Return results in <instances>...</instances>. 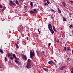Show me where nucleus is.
Listing matches in <instances>:
<instances>
[{"label":"nucleus","mask_w":73,"mask_h":73,"mask_svg":"<svg viewBox=\"0 0 73 73\" xmlns=\"http://www.w3.org/2000/svg\"><path fill=\"white\" fill-rule=\"evenodd\" d=\"M50 32H51L52 34H54V31H53V30L52 29L50 30Z\"/></svg>","instance_id":"f8f14e48"},{"label":"nucleus","mask_w":73,"mask_h":73,"mask_svg":"<svg viewBox=\"0 0 73 73\" xmlns=\"http://www.w3.org/2000/svg\"><path fill=\"white\" fill-rule=\"evenodd\" d=\"M23 42H24L25 43V41H23Z\"/></svg>","instance_id":"4d7b16f0"},{"label":"nucleus","mask_w":73,"mask_h":73,"mask_svg":"<svg viewBox=\"0 0 73 73\" xmlns=\"http://www.w3.org/2000/svg\"><path fill=\"white\" fill-rule=\"evenodd\" d=\"M43 69L46 72H48L49 70H48V68H43Z\"/></svg>","instance_id":"2eb2a0df"},{"label":"nucleus","mask_w":73,"mask_h":73,"mask_svg":"<svg viewBox=\"0 0 73 73\" xmlns=\"http://www.w3.org/2000/svg\"><path fill=\"white\" fill-rule=\"evenodd\" d=\"M11 53H9L8 54H7V56L8 58H9L11 56H12L11 55Z\"/></svg>","instance_id":"dca6fc26"},{"label":"nucleus","mask_w":73,"mask_h":73,"mask_svg":"<svg viewBox=\"0 0 73 73\" xmlns=\"http://www.w3.org/2000/svg\"><path fill=\"white\" fill-rule=\"evenodd\" d=\"M17 40H19V39L18 38L17 39Z\"/></svg>","instance_id":"5fc2aeb1"},{"label":"nucleus","mask_w":73,"mask_h":73,"mask_svg":"<svg viewBox=\"0 0 73 73\" xmlns=\"http://www.w3.org/2000/svg\"><path fill=\"white\" fill-rule=\"evenodd\" d=\"M72 25H70L69 26V28H70V29L72 28Z\"/></svg>","instance_id":"7c9ffc66"},{"label":"nucleus","mask_w":73,"mask_h":73,"mask_svg":"<svg viewBox=\"0 0 73 73\" xmlns=\"http://www.w3.org/2000/svg\"><path fill=\"white\" fill-rule=\"evenodd\" d=\"M0 68H1V66L0 65Z\"/></svg>","instance_id":"09e8293b"},{"label":"nucleus","mask_w":73,"mask_h":73,"mask_svg":"<svg viewBox=\"0 0 73 73\" xmlns=\"http://www.w3.org/2000/svg\"><path fill=\"white\" fill-rule=\"evenodd\" d=\"M51 9H48V11H51V12H54V13H55V11L54 10H53V9H52V8H50Z\"/></svg>","instance_id":"4468645a"},{"label":"nucleus","mask_w":73,"mask_h":73,"mask_svg":"<svg viewBox=\"0 0 73 73\" xmlns=\"http://www.w3.org/2000/svg\"><path fill=\"white\" fill-rule=\"evenodd\" d=\"M3 33H1V34H2V35L3 34Z\"/></svg>","instance_id":"6e6d98bb"},{"label":"nucleus","mask_w":73,"mask_h":73,"mask_svg":"<svg viewBox=\"0 0 73 73\" xmlns=\"http://www.w3.org/2000/svg\"><path fill=\"white\" fill-rule=\"evenodd\" d=\"M36 53H37V54H38V51H36Z\"/></svg>","instance_id":"58836bf2"},{"label":"nucleus","mask_w":73,"mask_h":73,"mask_svg":"<svg viewBox=\"0 0 73 73\" xmlns=\"http://www.w3.org/2000/svg\"><path fill=\"white\" fill-rule=\"evenodd\" d=\"M53 28L54 31L55 32H57V31H56V28H55V27L54 26L53 27Z\"/></svg>","instance_id":"aec40b11"},{"label":"nucleus","mask_w":73,"mask_h":73,"mask_svg":"<svg viewBox=\"0 0 73 73\" xmlns=\"http://www.w3.org/2000/svg\"><path fill=\"white\" fill-rule=\"evenodd\" d=\"M64 21H66V19L65 18V17H63V20Z\"/></svg>","instance_id":"cd10ccee"},{"label":"nucleus","mask_w":73,"mask_h":73,"mask_svg":"<svg viewBox=\"0 0 73 73\" xmlns=\"http://www.w3.org/2000/svg\"><path fill=\"white\" fill-rule=\"evenodd\" d=\"M46 1H47V3L48 4H50V2H49V1H49V0H45V1H43V2H44L45 3V2Z\"/></svg>","instance_id":"ddd939ff"},{"label":"nucleus","mask_w":73,"mask_h":73,"mask_svg":"<svg viewBox=\"0 0 73 73\" xmlns=\"http://www.w3.org/2000/svg\"><path fill=\"white\" fill-rule=\"evenodd\" d=\"M15 46H16V48H17V49H19V47L18 46V45L16 43H15Z\"/></svg>","instance_id":"6ab92c4d"},{"label":"nucleus","mask_w":73,"mask_h":73,"mask_svg":"<svg viewBox=\"0 0 73 73\" xmlns=\"http://www.w3.org/2000/svg\"><path fill=\"white\" fill-rule=\"evenodd\" d=\"M11 54H12L13 56V58H15V59L16 60L17 59V57H16V55H15V54H13L12 52L11 53Z\"/></svg>","instance_id":"1a4fd4ad"},{"label":"nucleus","mask_w":73,"mask_h":73,"mask_svg":"<svg viewBox=\"0 0 73 73\" xmlns=\"http://www.w3.org/2000/svg\"><path fill=\"white\" fill-rule=\"evenodd\" d=\"M48 64H51V62L50 61H49L48 62Z\"/></svg>","instance_id":"72a5a7b5"},{"label":"nucleus","mask_w":73,"mask_h":73,"mask_svg":"<svg viewBox=\"0 0 73 73\" xmlns=\"http://www.w3.org/2000/svg\"><path fill=\"white\" fill-rule=\"evenodd\" d=\"M58 12H59V13H61V11L60 9L59 8H58Z\"/></svg>","instance_id":"5701e85b"},{"label":"nucleus","mask_w":73,"mask_h":73,"mask_svg":"<svg viewBox=\"0 0 73 73\" xmlns=\"http://www.w3.org/2000/svg\"><path fill=\"white\" fill-rule=\"evenodd\" d=\"M29 13L30 14H34V13L33 12V11L31 10L29 12Z\"/></svg>","instance_id":"a211bd4d"},{"label":"nucleus","mask_w":73,"mask_h":73,"mask_svg":"<svg viewBox=\"0 0 73 73\" xmlns=\"http://www.w3.org/2000/svg\"><path fill=\"white\" fill-rule=\"evenodd\" d=\"M70 3H73V2L72 1H70Z\"/></svg>","instance_id":"37998d69"},{"label":"nucleus","mask_w":73,"mask_h":73,"mask_svg":"<svg viewBox=\"0 0 73 73\" xmlns=\"http://www.w3.org/2000/svg\"><path fill=\"white\" fill-rule=\"evenodd\" d=\"M27 29H29V27H27Z\"/></svg>","instance_id":"de8ad7c7"},{"label":"nucleus","mask_w":73,"mask_h":73,"mask_svg":"<svg viewBox=\"0 0 73 73\" xmlns=\"http://www.w3.org/2000/svg\"><path fill=\"white\" fill-rule=\"evenodd\" d=\"M25 6L24 7V8H25Z\"/></svg>","instance_id":"bf43d9fd"},{"label":"nucleus","mask_w":73,"mask_h":73,"mask_svg":"<svg viewBox=\"0 0 73 73\" xmlns=\"http://www.w3.org/2000/svg\"><path fill=\"white\" fill-rule=\"evenodd\" d=\"M3 8V5H0V8Z\"/></svg>","instance_id":"2f4dec72"},{"label":"nucleus","mask_w":73,"mask_h":73,"mask_svg":"<svg viewBox=\"0 0 73 73\" xmlns=\"http://www.w3.org/2000/svg\"><path fill=\"white\" fill-rule=\"evenodd\" d=\"M71 73H73V71H71Z\"/></svg>","instance_id":"603ef678"},{"label":"nucleus","mask_w":73,"mask_h":73,"mask_svg":"<svg viewBox=\"0 0 73 73\" xmlns=\"http://www.w3.org/2000/svg\"><path fill=\"white\" fill-rule=\"evenodd\" d=\"M69 15L70 16V17H71V15H72V14H71L70 13H69Z\"/></svg>","instance_id":"c9c22d12"},{"label":"nucleus","mask_w":73,"mask_h":73,"mask_svg":"<svg viewBox=\"0 0 73 73\" xmlns=\"http://www.w3.org/2000/svg\"><path fill=\"white\" fill-rule=\"evenodd\" d=\"M19 1H23V0H19Z\"/></svg>","instance_id":"49530a36"},{"label":"nucleus","mask_w":73,"mask_h":73,"mask_svg":"<svg viewBox=\"0 0 73 73\" xmlns=\"http://www.w3.org/2000/svg\"><path fill=\"white\" fill-rule=\"evenodd\" d=\"M15 61L16 62V64H17L19 65H21V63L20 62H19V61L16 60H15Z\"/></svg>","instance_id":"423d86ee"},{"label":"nucleus","mask_w":73,"mask_h":73,"mask_svg":"<svg viewBox=\"0 0 73 73\" xmlns=\"http://www.w3.org/2000/svg\"><path fill=\"white\" fill-rule=\"evenodd\" d=\"M44 6H46V5L48 6V7H49V5L47 3H45V4H44Z\"/></svg>","instance_id":"393cba45"},{"label":"nucleus","mask_w":73,"mask_h":73,"mask_svg":"<svg viewBox=\"0 0 73 73\" xmlns=\"http://www.w3.org/2000/svg\"><path fill=\"white\" fill-rule=\"evenodd\" d=\"M50 44H51L50 43H49L48 44V46H50Z\"/></svg>","instance_id":"79ce46f5"},{"label":"nucleus","mask_w":73,"mask_h":73,"mask_svg":"<svg viewBox=\"0 0 73 73\" xmlns=\"http://www.w3.org/2000/svg\"><path fill=\"white\" fill-rule=\"evenodd\" d=\"M21 56L23 60H24V61H27V57L25 56V55L22 54Z\"/></svg>","instance_id":"7ed1b4c3"},{"label":"nucleus","mask_w":73,"mask_h":73,"mask_svg":"<svg viewBox=\"0 0 73 73\" xmlns=\"http://www.w3.org/2000/svg\"><path fill=\"white\" fill-rule=\"evenodd\" d=\"M5 62H6V61H7V57L5 56Z\"/></svg>","instance_id":"a878e982"},{"label":"nucleus","mask_w":73,"mask_h":73,"mask_svg":"<svg viewBox=\"0 0 73 73\" xmlns=\"http://www.w3.org/2000/svg\"><path fill=\"white\" fill-rule=\"evenodd\" d=\"M15 3L17 5H19L20 4H19V1H18L16 0L15 1Z\"/></svg>","instance_id":"4be33fe9"},{"label":"nucleus","mask_w":73,"mask_h":73,"mask_svg":"<svg viewBox=\"0 0 73 73\" xmlns=\"http://www.w3.org/2000/svg\"><path fill=\"white\" fill-rule=\"evenodd\" d=\"M48 28L49 30H50L52 29V25L50 24H49L48 25Z\"/></svg>","instance_id":"39448f33"},{"label":"nucleus","mask_w":73,"mask_h":73,"mask_svg":"<svg viewBox=\"0 0 73 73\" xmlns=\"http://www.w3.org/2000/svg\"><path fill=\"white\" fill-rule=\"evenodd\" d=\"M31 60L30 59H28L27 60V65L26 66V68L29 69L31 68Z\"/></svg>","instance_id":"f257e3e1"},{"label":"nucleus","mask_w":73,"mask_h":73,"mask_svg":"<svg viewBox=\"0 0 73 73\" xmlns=\"http://www.w3.org/2000/svg\"><path fill=\"white\" fill-rule=\"evenodd\" d=\"M38 32H39V34H40V33H41V32H40V31L39 30V29H38Z\"/></svg>","instance_id":"473e14b6"},{"label":"nucleus","mask_w":73,"mask_h":73,"mask_svg":"<svg viewBox=\"0 0 73 73\" xmlns=\"http://www.w3.org/2000/svg\"><path fill=\"white\" fill-rule=\"evenodd\" d=\"M9 5L10 6H12V5L16 6V5L15 3H14L12 1H9Z\"/></svg>","instance_id":"20e7f679"},{"label":"nucleus","mask_w":73,"mask_h":73,"mask_svg":"<svg viewBox=\"0 0 73 73\" xmlns=\"http://www.w3.org/2000/svg\"><path fill=\"white\" fill-rule=\"evenodd\" d=\"M30 58H32V57H34V55H35V52H33L32 50H30Z\"/></svg>","instance_id":"f03ea898"},{"label":"nucleus","mask_w":73,"mask_h":73,"mask_svg":"<svg viewBox=\"0 0 73 73\" xmlns=\"http://www.w3.org/2000/svg\"><path fill=\"white\" fill-rule=\"evenodd\" d=\"M50 62H51V63H52V64H54V65H56V63H55V62H53V61L52 60H51Z\"/></svg>","instance_id":"b1692460"},{"label":"nucleus","mask_w":73,"mask_h":73,"mask_svg":"<svg viewBox=\"0 0 73 73\" xmlns=\"http://www.w3.org/2000/svg\"><path fill=\"white\" fill-rule=\"evenodd\" d=\"M35 7H37L36 6H37V5L36 4H35Z\"/></svg>","instance_id":"a18cd8bd"},{"label":"nucleus","mask_w":73,"mask_h":73,"mask_svg":"<svg viewBox=\"0 0 73 73\" xmlns=\"http://www.w3.org/2000/svg\"><path fill=\"white\" fill-rule=\"evenodd\" d=\"M45 1V0H43V1Z\"/></svg>","instance_id":"13d9d810"},{"label":"nucleus","mask_w":73,"mask_h":73,"mask_svg":"<svg viewBox=\"0 0 73 73\" xmlns=\"http://www.w3.org/2000/svg\"><path fill=\"white\" fill-rule=\"evenodd\" d=\"M37 56H38V57L39 56V55H38V54H37Z\"/></svg>","instance_id":"8fccbe9b"},{"label":"nucleus","mask_w":73,"mask_h":73,"mask_svg":"<svg viewBox=\"0 0 73 73\" xmlns=\"http://www.w3.org/2000/svg\"><path fill=\"white\" fill-rule=\"evenodd\" d=\"M57 42H59V40L58 39Z\"/></svg>","instance_id":"c03bdc74"},{"label":"nucleus","mask_w":73,"mask_h":73,"mask_svg":"<svg viewBox=\"0 0 73 73\" xmlns=\"http://www.w3.org/2000/svg\"><path fill=\"white\" fill-rule=\"evenodd\" d=\"M30 5L32 7H33V2H31L30 3Z\"/></svg>","instance_id":"bb28decb"},{"label":"nucleus","mask_w":73,"mask_h":73,"mask_svg":"<svg viewBox=\"0 0 73 73\" xmlns=\"http://www.w3.org/2000/svg\"><path fill=\"white\" fill-rule=\"evenodd\" d=\"M33 12H34V14H36V13H37V11L36 9H33Z\"/></svg>","instance_id":"6e6552de"},{"label":"nucleus","mask_w":73,"mask_h":73,"mask_svg":"<svg viewBox=\"0 0 73 73\" xmlns=\"http://www.w3.org/2000/svg\"><path fill=\"white\" fill-rule=\"evenodd\" d=\"M0 53H1L2 54H3V53H4V52H3V50L0 49Z\"/></svg>","instance_id":"412c9836"},{"label":"nucleus","mask_w":73,"mask_h":73,"mask_svg":"<svg viewBox=\"0 0 73 73\" xmlns=\"http://www.w3.org/2000/svg\"><path fill=\"white\" fill-rule=\"evenodd\" d=\"M6 9V7L5 6H4L3 8L2 9V12H4V10H5V9Z\"/></svg>","instance_id":"f3484780"},{"label":"nucleus","mask_w":73,"mask_h":73,"mask_svg":"<svg viewBox=\"0 0 73 73\" xmlns=\"http://www.w3.org/2000/svg\"><path fill=\"white\" fill-rule=\"evenodd\" d=\"M65 62H68V61H67V60H65Z\"/></svg>","instance_id":"864d4df0"},{"label":"nucleus","mask_w":73,"mask_h":73,"mask_svg":"<svg viewBox=\"0 0 73 73\" xmlns=\"http://www.w3.org/2000/svg\"><path fill=\"white\" fill-rule=\"evenodd\" d=\"M53 16H51V18L52 19H53Z\"/></svg>","instance_id":"f704fd0d"},{"label":"nucleus","mask_w":73,"mask_h":73,"mask_svg":"<svg viewBox=\"0 0 73 73\" xmlns=\"http://www.w3.org/2000/svg\"><path fill=\"white\" fill-rule=\"evenodd\" d=\"M9 58H10V59H11V60H13V58L12 56H11L10 58L9 57Z\"/></svg>","instance_id":"c85d7f7f"},{"label":"nucleus","mask_w":73,"mask_h":73,"mask_svg":"<svg viewBox=\"0 0 73 73\" xmlns=\"http://www.w3.org/2000/svg\"><path fill=\"white\" fill-rule=\"evenodd\" d=\"M18 31H20V30H18Z\"/></svg>","instance_id":"3c124183"},{"label":"nucleus","mask_w":73,"mask_h":73,"mask_svg":"<svg viewBox=\"0 0 73 73\" xmlns=\"http://www.w3.org/2000/svg\"><path fill=\"white\" fill-rule=\"evenodd\" d=\"M9 64H11V60H9Z\"/></svg>","instance_id":"4c0bfd02"},{"label":"nucleus","mask_w":73,"mask_h":73,"mask_svg":"<svg viewBox=\"0 0 73 73\" xmlns=\"http://www.w3.org/2000/svg\"><path fill=\"white\" fill-rule=\"evenodd\" d=\"M64 50L65 52H66V47H64Z\"/></svg>","instance_id":"c756f323"},{"label":"nucleus","mask_w":73,"mask_h":73,"mask_svg":"<svg viewBox=\"0 0 73 73\" xmlns=\"http://www.w3.org/2000/svg\"><path fill=\"white\" fill-rule=\"evenodd\" d=\"M66 67V66H62L60 68V70H63V69L65 68Z\"/></svg>","instance_id":"9d476101"},{"label":"nucleus","mask_w":73,"mask_h":73,"mask_svg":"<svg viewBox=\"0 0 73 73\" xmlns=\"http://www.w3.org/2000/svg\"><path fill=\"white\" fill-rule=\"evenodd\" d=\"M62 4L63 5V6L64 7V8H66V9H67L68 8L66 7H65V5H66V3H65V2H62Z\"/></svg>","instance_id":"0eeeda50"},{"label":"nucleus","mask_w":73,"mask_h":73,"mask_svg":"<svg viewBox=\"0 0 73 73\" xmlns=\"http://www.w3.org/2000/svg\"><path fill=\"white\" fill-rule=\"evenodd\" d=\"M42 53L43 54H44V53H45V52H44V51H42Z\"/></svg>","instance_id":"a19ab883"},{"label":"nucleus","mask_w":73,"mask_h":73,"mask_svg":"<svg viewBox=\"0 0 73 73\" xmlns=\"http://www.w3.org/2000/svg\"><path fill=\"white\" fill-rule=\"evenodd\" d=\"M70 58H67V60H68V61H70V60H69Z\"/></svg>","instance_id":"ea45409f"},{"label":"nucleus","mask_w":73,"mask_h":73,"mask_svg":"<svg viewBox=\"0 0 73 73\" xmlns=\"http://www.w3.org/2000/svg\"><path fill=\"white\" fill-rule=\"evenodd\" d=\"M26 38H27V40H29V38H28V37H26Z\"/></svg>","instance_id":"e433bc0d"},{"label":"nucleus","mask_w":73,"mask_h":73,"mask_svg":"<svg viewBox=\"0 0 73 73\" xmlns=\"http://www.w3.org/2000/svg\"><path fill=\"white\" fill-rule=\"evenodd\" d=\"M70 50V47H68L66 48V52H69Z\"/></svg>","instance_id":"9b49d317"}]
</instances>
